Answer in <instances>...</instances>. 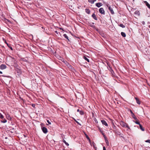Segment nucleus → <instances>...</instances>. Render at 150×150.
Segmentation results:
<instances>
[{"mask_svg": "<svg viewBox=\"0 0 150 150\" xmlns=\"http://www.w3.org/2000/svg\"><path fill=\"white\" fill-rule=\"evenodd\" d=\"M19 72L20 73H21V71L20 70H19Z\"/></svg>", "mask_w": 150, "mask_h": 150, "instance_id": "obj_45", "label": "nucleus"}, {"mask_svg": "<svg viewBox=\"0 0 150 150\" xmlns=\"http://www.w3.org/2000/svg\"><path fill=\"white\" fill-rule=\"evenodd\" d=\"M32 106L33 107H34V106H35V104H32Z\"/></svg>", "mask_w": 150, "mask_h": 150, "instance_id": "obj_38", "label": "nucleus"}, {"mask_svg": "<svg viewBox=\"0 0 150 150\" xmlns=\"http://www.w3.org/2000/svg\"><path fill=\"white\" fill-rule=\"evenodd\" d=\"M83 58L88 62H89V60L86 57L84 56Z\"/></svg>", "mask_w": 150, "mask_h": 150, "instance_id": "obj_13", "label": "nucleus"}, {"mask_svg": "<svg viewBox=\"0 0 150 150\" xmlns=\"http://www.w3.org/2000/svg\"><path fill=\"white\" fill-rule=\"evenodd\" d=\"M1 122L2 123H5L7 122V120L6 119H4L3 120L1 121Z\"/></svg>", "mask_w": 150, "mask_h": 150, "instance_id": "obj_22", "label": "nucleus"}, {"mask_svg": "<svg viewBox=\"0 0 150 150\" xmlns=\"http://www.w3.org/2000/svg\"><path fill=\"white\" fill-rule=\"evenodd\" d=\"M92 17L95 19V20H97V18L95 15V14H94V13H93L92 15Z\"/></svg>", "mask_w": 150, "mask_h": 150, "instance_id": "obj_9", "label": "nucleus"}, {"mask_svg": "<svg viewBox=\"0 0 150 150\" xmlns=\"http://www.w3.org/2000/svg\"><path fill=\"white\" fill-rule=\"evenodd\" d=\"M63 36H64L65 38H66L68 40H69V38H68V37L67 36V35L66 34H64V35H63Z\"/></svg>", "mask_w": 150, "mask_h": 150, "instance_id": "obj_18", "label": "nucleus"}, {"mask_svg": "<svg viewBox=\"0 0 150 150\" xmlns=\"http://www.w3.org/2000/svg\"><path fill=\"white\" fill-rule=\"evenodd\" d=\"M99 12L101 14L104 15L105 14V11L104 9L103 8H100L99 9Z\"/></svg>", "mask_w": 150, "mask_h": 150, "instance_id": "obj_2", "label": "nucleus"}, {"mask_svg": "<svg viewBox=\"0 0 150 150\" xmlns=\"http://www.w3.org/2000/svg\"><path fill=\"white\" fill-rule=\"evenodd\" d=\"M101 122L103 125H105L106 126H108L107 123L105 120H101Z\"/></svg>", "mask_w": 150, "mask_h": 150, "instance_id": "obj_4", "label": "nucleus"}, {"mask_svg": "<svg viewBox=\"0 0 150 150\" xmlns=\"http://www.w3.org/2000/svg\"><path fill=\"white\" fill-rule=\"evenodd\" d=\"M6 66L4 64H1L0 66V69H4L6 68Z\"/></svg>", "mask_w": 150, "mask_h": 150, "instance_id": "obj_5", "label": "nucleus"}, {"mask_svg": "<svg viewBox=\"0 0 150 150\" xmlns=\"http://www.w3.org/2000/svg\"><path fill=\"white\" fill-rule=\"evenodd\" d=\"M2 74V72L0 71V74Z\"/></svg>", "mask_w": 150, "mask_h": 150, "instance_id": "obj_42", "label": "nucleus"}, {"mask_svg": "<svg viewBox=\"0 0 150 150\" xmlns=\"http://www.w3.org/2000/svg\"><path fill=\"white\" fill-rule=\"evenodd\" d=\"M85 11H86V12L88 14H89L90 13V11L89 10V9H87V8L86 9Z\"/></svg>", "mask_w": 150, "mask_h": 150, "instance_id": "obj_11", "label": "nucleus"}, {"mask_svg": "<svg viewBox=\"0 0 150 150\" xmlns=\"http://www.w3.org/2000/svg\"><path fill=\"white\" fill-rule=\"evenodd\" d=\"M64 62L65 64L67 65V66H68L69 67L71 66V65L69 64H68L66 61H64Z\"/></svg>", "mask_w": 150, "mask_h": 150, "instance_id": "obj_15", "label": "nucleus"}, {"mask_svg": "<svg viewBox=\"0 0 150 150\" xmlns=\"http://www.w3.org/2000/svg\"><path fill=\"white\" fill-rule=\"evenodd\" d=\"M106 6L108 7V8H109V7H110V6L109 4H107V5H106Z\"/></svg>", "mask_w": 150, "mask_h": 150, "instance_id": "obj_33", "label": "nucleus"}, {"mask_svg": "<svg viewBox=\"0 0 150 150\" xmlns=\"http://www.w3.org/2000/svg\"><path fill=\"white\" fill-rule=\"evenodd\" d=\"M135 99L136 100L137 103L138 104H140V102L139 99L137 98H135Z\"/></svg>", "mask_w": 150, "mask_h": 150, "instance_id": "obj_10", "label": "nucleus"}, {"mask_svg": "<svg viewBox=\"0 0 150 150\" xmlns=\"http://www.w3.org/2000/svg\"><path fill=\"white\" fill-rule=\"evenodd\" d=\"M136 121H134V122L135 123H136V124H138V125H141L139 123V122L138 121V120H135Z\"/></svg>", "mask_w": 150, "mask_h": 150, "instance_id": "obj_19", "label": "nucleus"}, {"mask_svg": "<svg viewBox=\"0 0 150 150\" xmlns=\"http://www.w3.org/2000/svg\"><path fill=\"white\" fill-rule=\"evenodd\" d=\"M63 141L65 144L66 145H67V146L69 145V144H68V143L67 142H66V141L64 140H63Z\"/></svg>", "mask_w": 150, "mask_h": 150, "instance_id": "obj_20", "label": "nucleus"}, {"mask_svg": "<svg viewBox=\"0 0 150 150\" xmlns=\"http://www.w3.org/2000/svg\"><path fill=\"white\" fill-rule=\"evenodd\" d=\"M101 133L102 134L103 136H104V135H105L103 133H103Z\"/></svg>", "mask_w": 150, "mask_h": 150, "instance_id": "obj_40", "label": "nucleus"}, {"mask_svg": "<svg viewBox=\"0 0 150 150\" xmlns=\"http://www.w3.org/2000/svg\"><path fill=\"white\" fill-rule=\"evenodd\" d=\"M9 47L10 48L11 50H13V48L11 47Z\"/></svg>", "mask_w": 150, "mask_h": 150, "instance_id": "obj_36", "label": "nucleus"}, {"mask_svg": "<svg viewBox=\"0 0 150 150\" xmlns=\"http://www.w3.org/2000/svg\"><path fill=\"white\" fill-rule=\"evenodd\" d=\"M98 129L101 132V133H103V131L101 130V129L100 128H98Z\"/></svg>", "mask_w": 150, "mask_h": 150, "instance_id": "obj_27", "label": "nucleus"}, {"mask_svg": "<svg viewBox=\"0 0 150 150\" xmlns=\"http://www.w3.org/2000/svg\"><path fill=\"white\" fill-rule=\"evenodd\" d=\"M43 132L45 134H46L47 132V129L45 127H43L42 128Z\"/></svg>", "mask_w": 150, "mask_h": 150, "instance_id": "obj_3", "label": "nucleus"}, {"mask_svg": "<svg viewBox=\"0 0 150 150\" xmlns=\"http://www.w3.org/2000/svg\"><path fill=\"white\" fill-rule=\"evenodd\" d=\"M113 128H116V127L115 125H114L113 123Z\"/></svg>", "mask_w": 150, "mask_h": 150, "instance_id": "obj_32", "label": "nucleus"}, {"mask_svg": "<svg viewBox=\"0 0 150 150\" xmlns=\"http://www.w3.org/2000/svg\"><path fill=\"white\" fill-rule=\"evenodd\" d=\"M84 134L86 136V138L88 139V140H89V138L88 137V135H87L85 133H84Z\"/></svg>", "mask_w": 150, "mask_h": 150, "instance_id": "obj_24", "label": "nucleus"}, {"mask_svg": "<svg viewBox=\"0 0 150 150\" xmlns=\"http://www.w3.org/2000/svg\"><path fill=\"white\" fill-rule=\"evenodd\" d=\"M139 127L140 129L142 131H144V129L143 128L142 125H139Z\"/></svg>", "mask_w": 150, "mask_h": 150, "instance_id": "obj_16", "label": "nucleus"}, {"mask_svg": "<svg viewBox=\"0 0 150 150\" xmlns=\"http://www.w3.org/2000/svg\"><path fill=\"white\" fill-rule=\"evenodd\" d=\"M93 1H94V2L95 1H96V0H93Z\"/></svg>", "mask_w": 150, "mask_h": 150, "instance_id": "obj_44", "label": "nucleus"}, {"mask_svg": "<svg viewBox=\"0 0 150 150\" xmlns=\"http://www.w3.org/2000/svg\"><path fill=\"white\" fill-rule=\"evenodd\" d=\"M132 117L135 120H137V119L135 115H134V113H133V114L132 115Z\"/></svg>", "mask_w": 150, "mask_h": 150, "instance_id": "obj_12", "label": "nucleus"}, {"mask_svg": "<svg viewBox=\"0 0 150 150\" xmlns=\"http://www.w3.org/2000/svg\"><path fill=\"white\" fill-rule=\"evenodd\" d=\"M103 137H104V138L105 140L107 139V137L105 135H104V136H103Z\"/></svg>", "mask_w": 150, "mask_h": 150, "instance_id": "obj_28", "label": "nucleus"}, {"mask_svg": "<svg viewBox=\"0 0 150 150\" xmlns=\"http://www.w3.org/2000/svg\"><path fill=\"white\" fill-rule=\"evenodd\" d=\"M144 3L146 4V6H147V7L150 9V5L148 3L147 1H144Z\"/></svg>", "mask_w": 150, "mask_h": 150, "instance_id": "obj_7", "label": "nucleus"}, {"mask_svg": "<svg viewBox=\"0 0 150 150\" xmlns=\"http://www.w3.org/2000/svg\"><path fill=\"white\" fill-rule=\"evenodd\" d=\"M142 23L143 25H144L145 24V23L144 21H142Z\"/></svg>", "mask_w": 150, "mask_h": 150, "instance_id": "obj_31", "label": "nucleus"}, {"mask_svg": "<svg viewBox=\"0 0 150 150\" xmlns=\"http://www.w3.org/2000/svg\"><path fill=\"white\" fill-rule=\"evenodd\" d=\"M77 111L78 112H80V110H79V109H78V110H77Z\"/></svg>", "mask_w": 150, "mask_h": 150, "instance_id": "obj_41", "label": "nucleus"}, {"mask_svg": "<svg viewBox=\"0 0 150 150\" xmlns=\"http://www.w3.org/2000/svg\"><path fill=\"white\" fill-rule=\"evenodd\" d=\"M79 113H80V114L81 115H82L83 114V112L82 111H80Z\"/></svg>", "mask_w": 150, "mask_h": 150, "instance_id": "obj_26", "label": "nucleus"}, {"mask_svg": "<svg viewBox=\"0 0 150 150\" xmlns=\"http://www.w3.org/2000/svg\"><path fill=\"white\" fill-rule=\"evenodd\" d=\"M130 112L131 113L132 115L133 114V113H134L131 110L130 111Z\"/></svg>", "mask_w": 150, "mask_h": 150, "instance_id": "obj_37", "label": "nucleus"}, {"mask_svg": "<svg viewBox=\"0 0 150 150\" xmlns=\"http://www.w3.org/2000/svg\"><path fill=\"white\" fill-rule=\"evenodd\" d=\"M0 118L1 119H3L4 118L3 115L0 113Z\"/></svg>", "mask_w": 150, "mask_h": 150, "instance_id": "obj_23", "label": "nucleus"}, {"mask_svg": "<svg viewBox=\"0 0 150 150\" xmlns=\"http://www.w3.org/2000/svg\"><path fill=\"white\" fill-rule=\"evenodd\" d=\"M105 142L107 146L109 145L108 141L107 139L105 140Z\"/></svg>", "mask_w": 150, "mask_h": 150, "instance_id": "obj_25", "label": "nucleus"}, {"mask_svg": "<svg viewBox=\"0 0 150 150\" xmlns=\"http://www.w3.org/2000/svg\"><path fill=\"white\" fill-rule=\"evenodd\" d=\"M109 10L110 11L111 13L113 14H114V12L113 10V9L112 8L110 7H109V8H108Z\"/></svg>", "mask_w": 150, "mask_h": 150, "instance_id": "obj_8", "label": "nucleus"}, {"mask_svg": "<svg viewBox=\"0 0 150 150\" xmlns=\"http://www.w3.org/2000/svg\"><path fill=\"white\" fill-rule=\"evenodd\" d=\"M88 2L91 4H93L94 3V1L93 0H88Z\"/></svg>", "mask_w": 150, "mask_h": 150, "instance_id": "obj_17", "label": "nucleus"}, {"mask_svg": "<svg viewBox=\"0 0 150 150\" xmlns=\"http://www.w3.org/2000/svg\"><path fill=\"white\" fill-rule=\"evenodd\" d=\"M145 142H148L150 143V140H147Z\"/></svg>", "mask_w": 150, "mask_h": 150, "instance_id": "obj_29", "label": "nucleus"}, {"mask_svg": "<svg viewBox=\"0 0 150 150\" xmlns=\"http://www.w3.org/2000/svg\"><path fill=\"white\" fill-rule=\"evenodd\" d=\"M149 28H150V25H149Z\"/></svg>", "mask_w": 150, "mask_h": 150, "instance_id": "obj_46", "label": "nucleus"}, {"mask_svg": "<svg viewBox=\"0 0 150 150\" xmlns=\"http://www.w3.org/2000/svg\"><path fill=\"white\" fill-rule=\"evenodd\" d=\"M127 131H129V132H130V129H128V128H127V129L126 130Z\"/></svg>", "mask_w": 150, "mask_h": 150, "instance_id": "obj_34", "label": "nucleus"}, {"mask_svg": "<svg viewBox=\"0 0 150 150\" xmlns=\"http://www.w3.org/2000/svg\"><path fill=\"white\" fill-rule=\"evenodd\" d=\"M103 5L101 3H98L96 4V6L98 7H100Z\"/></svg>", "mask_w": 150, "mask_h": 150, "instance_id": "obj_6", "label": "nucleus"}, {"mask_svg": "<svg viewBox=\"0 0 150 150\" xmlns=\"http://www.w3.org/2000/svg\"><path fill=\"white\" fill-rule=\"evenodd\" d=\"M120 124L122 127L128 128V129H130V127L128 126L127 124L124 122L121 121L120 122Z\"/></svg>", "mask_w": 150, "mask_h": 150, "instance_id": "obj_1", "label": "nucleus"}, {"mask_svg": "<svg viewBox=\"0 0 150 150\" xmlns=\"http://www.w3.org/2000/svg\"><path fill=\"white\" fill-rule=\"evenodd\" d=\"M6 116L7 117H9V115H6Z\"/></svg>", "mask_w": 150, "mask_h": 150, "instance_id": "obj_39", "label": "nucleus"}, {"mask_svg": "<svg viewBox=\"0 0 150 150\" xmlns=\"http://www.w3.org/2000/svg\"><path fill=\"white\" fill-rule=\"evenodd\" d=\"M103 150H106L105 148V146H104L103 147Z\"/></svg>", "mask_w": 150, "mask_h": 150, "instance_id": "obj_35", "label": "nucleus"}, {"mask_svg": "<svg viewBox=\"0 0 150 150\" xmlns=\"http://www.w3.org/2000/svg\"><path fill=\"white\" fill-rule=\"evenodd\" d=\"M138 11H136L135 12V13H137V12H138Z\"/></svg>", "mask_w": 150, "mask_h": 150, "instance_id": "obj_43", "label": "nucleus"}, {"mask_svg": "<svg viewBox=\"0 0 150 150\" xmlns=\"http://www.w3.org/2000/svg\"><path fill=\"white\" fill-rule=\"evenodd\" d=\"M119 25V26L122 27V28H124L125 27V26L122 24H120Z\"/></svg>", "mask_w": 150, "mask_h": 150, "instance_id": "obj_21", "label": "nucleus"}, {"mask_svg": "<svg viewBox=\"0 0 150 150\" xmlns=\"http://www.w3.org/2000/svg\"><path fill=\"white\" fill-rule=\"evenodd\" d=\"M121 35L123 37H125L126 36L125 33L123 32L121 33Z\"/></svg>", "mask_w": 150, "mask_h": 150, "instance_id": "obj_14", "label": "nucleus"}, {"mask_svg": "<svg viewBox=\"0 0 150 150\" xmlns=\"http://www.w3.org/2000/svg\"><path fill=\"white\" fill-rule=\"evenodd\" d=\"M47 123H48L49 124V125L51 124V122L49 120H47Z\"/></svg>", "mask_w": 150, "mask_h": 150, "instance_id": "obj_30", "label": "nucleus"}]
</instances>
